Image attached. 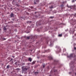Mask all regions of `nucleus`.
<instances>
[{"label":"nucleus","instance_id":"obj_1","mask_svg":"<svg viewBox=\"0 0 76 76\" xmlns=\"http://www.w3.org/2000/svg\"><path fill=\"white\" fill-rule=\"evenodd\" d=\"M22 73H23L24 72H25L26 71H27L28 70V68L25 66H23L22 67Z\"/></svg>","mask_w":76,"mask_h":76},{"label":"nucleus","instance_id":"obj_2","mask_svg":"<svg viewBox=\"0 0 76 76\" xmlns=\"http://www.w3.org/2000/svg\"><path fill=\"white\" fill-rule=\"evenodd\" d=\"M37 38V36L36 35L32 37V39H33V41H35V39Z\"/></svg>","mask_w":76,"mask_h":76},{"label":"nucleus","instance_id":"obj_3","mask_svg":"<svg viewBox=\"0 0 76 76\" xmlns=\"http://www.w3.org/2000/svg\"><path fill=\"white\" fill-rule=\"evenodd\" d=\"M73 54H70L69 56H67V57L69 58L73 57Z\"/></svg>","mask_w":76,"mask_h":76},{"label":"nucleus","instance_id":"obj_4","mask_svg":"<svg viewBox=\"0 0 76 76\" xmlns=\"http://www.w3.org/2000/svg\"><path fill=\"white\" fill-rule=\"evenodd\" d=\"M10 17L11 18H12V17H14V14L13 13H11L10 14Z\"/></svg>","mask_w":76,"mask_h":76},{"label":"nucleus","instance_id":"obj_5","mask_svg":"<svg viewBox=\"0 0 76 76\" xmlns=\"http://www.w3.org/2000/svg\"><path fill=\"white\" fill-rule=\"evenodd\" d=\"M68 7H70L71 9H72V7H72L73 8H75V7H76V6H75V5H74L73 6H70V7H69V6H68Z\"/></svg>","mask_w":76,"mask_h":76},{"label":"nucleus","instance_id":"obj_6","mask_svg":"<svg viewBox=\"0 0 76 76\" xmlns=\"http://www.w3.org/2000/svg\"><path fill=\"white\" fill-rule=\"evenodd\" d=\"M50 59V60H52L53 59V58L51 57V56H50V57H48Z\"/></svg>","mask_w":76,"mask_h":76},{"label":"nucleus","instance_id":"obj_7","mask_svg":"<svg viewBox=\"0 0 76 76\" xmlns=\"http://www.w3.org/2000/svg\"><path fill=\"white\" fill-rule=\"evenodd\" d=\"M3 29L4 31H6L7 30V28H6V27H4L3 28Z\"/></svg>","mask_w":76,"mask_h":76},{"label":"nucleus","instance_id":"obj_8","mask_svg":"<svg viewBox=\"0 0 76 76\" xmlns=\"http://www.w3.org/2000/svg\"><path fill=\"white\" fill-rule=\"evenodd\" d=\"M28 60L30 61L31 62L32 61V59L31 58H28Z\"/></svg>","mask_w":76,"mask_h":76},{"label":"nucleus","instance_id":"obj_9","mask_svg":"<svg viewBox=\"0 0 76 76\" xmlns=\"http://www.w3.org/2000/svg\"><path fill=\"white\" fill-rule=\"evenodd\" d=\"M26 38H27V39H29V38H30V37H27Z\"/></svg>","mask_w":76,"mask_h":76},{"label":"nucleus","instance_id":"obj_10","mask_svg":"<svg viewBox=\"0 0 76 76\" xmlns=\"http://www.w3.org/2000/svg\"><path fill=\"white\" fill-rule=\"evenodd\" d=\"M58 37H62V34H59L58 35Z\"/></svg>","mask_w":76,"mask_h":76},{"label":"nucleus","instance_id":"obj_11","mask_svg":"<svg viewBox=\"0 0 76 76\" xmlns=\"http://www.w3.org/2000/svg\"><path fill=\"white\" fill-rule=\"evenodd\" d=\"M38 72H35V74L36 75H37V74H38Z\"/></svg>","mask_w":76,"mask_h":76},{"label":"nucleus","instance_id":"obj_12","mask_svg":"<svg viewBox=\"0 0 76 76\" xmlns=\"http://www.w3.org/2000/svg\"><path fill=\"white\" fill-rule=\"evenodd\" d=\"M35 62L33 61L32 63V64H35Z\"/></svg>","mask_w":76,"mask_h":76},{"label":"nucleus","instance_id":"obj_13","mask_svg":"<svg viewBox=\"0 0 76 76\" xmlns=\"http://www.w3.org/2000/svg\"><path fill=\"white\" fill-rule=\"evenodd\" d=\"M43 68H44V67H45V64H43Z\"/></svg>","mask_w":76,"mask_h":76},{"label":"nucleus","instance_id":"obj_14","mask_svg":"<svg viewBox=\"0 0 76 76\" xmlns=\"http://www.w3.org/2000/svg\"><path fill=\"white\" fill-rule=\"evenodd\" d=\"M7 69H9V65L7 66Z\"/></svg>","mask_w":76,"mask_h":76},{"label":"nucleus","instance_id":"obj_15","mask_svg":"<svg viewBox=\"0 0 76 76\" xmlns=\"http://www.w3.org/2000/svg\"><path fill=\"white\" fill-rule=\"evenodd\" d=\"M27 23H31V21H28L27 22Z\"/></svg>","mask_w":76,"mask_h":76},{"label":"nucleus","instance_id":"obj_16","mask_svg":"<svg viewBox=\"0 0 76 76\" xmlns=\"http://www.w3.org/2000/svg\"><path fill=\"white\" fill-rule=\"evenodd\" d=\"M61 6V7H64V5H63V4H62V5Z\"/></svg>","mask_w":76,"mask_h":76},{"label":"nucleus","instance_id":"obj_17","mask_svg":"<svg viewBox=\"0 0 76 76\" xmlns=\"http://www.w3.org/2000/svg\"><path fill=\"white\" fill-rule=\"evenodd\" d=\"M53 6H51V7H50V9H52V8H53Z\"/></svg>","mask_w":76,"mask_h":76},{"label":"nucleus","instance_id":"obj_18","mask_svg":"<svg viewBox=\"0 0 76 76\" xmlns=\"http://www.w3.org/2000/svg\"><path fill=\"white\" fill-rule=\"evenodd\" d=\"M31 9H33L34 8V7H30Z\"/></svg>","mask_w":76,"mask_h":76},{"label":"nucleus","instance_id":"obj_19","mask_svg":"<svg viewBox=\"0 0 76 76\" xmlns=\"http://www.w3.org/2000/svg\"><path fill=\"white\" fill-rule=\"evenodd\" d=\"M16 5L17 6H18V7L19 6V5L18 4H16Z\"/></svg>","mask_w":76,"mask_h":76},{"label":"nucleus","instance_id":"obj_20","mask_svg":"<svg viewBox=\"0 0 76 76\" xmlns=\"http://www.w3.org/2000/svg\"><path fill=\"white\" fill-rule=\"evenodd\" d=\"M60 51H59V52H60L61 51V49L60 48H59Z\"/></svg>","mask_w":76,"mask_h":76},{"label":"nucleus","instance_id":"obj_21","mask_svg":"<svg viewBox=\"0 0 76 76\" xmlns=\"http://www.w3.org/2000/svg\"><path fill=\"white\" fill-rule=\"evenodd\" d=\"M47 69H49V66H48V67L47 68Z\"/></svg>","mask_w":76,"mask_h":76},{"label":"nucleus","instance_id":"obj_22","mask_svg":"<svg viewBox=\"0 0 76 76\" xmlns=\"http://www.w3.org/2000/svg\"><path fill=\"white\" fill-rule=\"evenodd\" d=\"M38 23V22H37V23H36V26H38V24L37 23Z\"/></svg>","mask_w":76,"mask_h":76},{"label":"nucleus","instance_id":"obj_23","mask_svg":"<svg viewBox=\"0 0 76 76\" xmlns=\"http://www.w3.org/2000/svg\"><path fill=\"white\" fill-rule=\"evenodd\" d=\"M72 2H73V3H74V2H75V0H72Z\"/></svg>","mask_w":76,"mask_h":76},{"label":"nucleus","instance_id":"obj_24","mask_svg":"<svg viewBox=\"0 0 76 76\" xmlns=\"http://www.w3.org/2000/svg\"><path fill=\"white\" fill-rule=\"evenodd\" d=\"M12 60H13L12 58H11V60L10 61H12Z\"/></svg>","mask_w":76,"mask_h":76},{"label":"nucleus","instance_id":"obj_25","mask_svg":"<svg viewBox=\"0 0 76 76\" xmlns=\"http://www.w3.org/2000/svg\"><path fill=\"white\" fill-rule=\"evenodd\" d=\"M24 74H26L27 73V72H25L24 73Z\"/></svg>","mask_w":76,"mask_h":76},{"label":"nucleus","instance_id":"obj_26","mask_svg":"<svg viewBox=\"0 0 76 76\" xmlns=\"http://www.w3.org/2000/svg\"><path fill=\"white\" fill-rule=\"evenodd\" d=\"M74 50H76V47H74Z\"/></svg>","mask_w":76,"mask_h":76},{"label":"nucleus","instance_id":"obj_27","mask_svg":"<svg viewBox=\"0 0 76 76\" xmlns=\"http://www.w3.org/2000/svg\"><path fill=\"white\" fill-rule=\"evenodd\" d=\"M57 70H55L54 71L55 72H57Z\"/></svg>","mask_w":76,"mask_h":76},{"label":"nucleus","instance_id":"obj_28","mask_svg":"<svg viewBox=\"0 0 76 76\" xmlns=\"http://www.w3.org/2000/svg\"><path fill=\"white\" fill-rule=\"evenodd\" d=\"M12 57H13V58H15V56H12Z\"/></svg>","mask_w":76,"mask_h":76},{"label":"nucleus","instance_id":"obj_29","mask_svg":"<svg viewBox=\"0 0 76 76\" xmlns=\"http://www.w3.org/2000/svg\"><path fill=\"white\" fill-rule=\"evenodd\" d=\"M53 18V17H50V18Z\"/></svg>","mask_w":76,"mask_h":76},{"label":"nucleus","instance_id":"obj_30","mask_svg":"<svg viewBox=\"0 0 76 76\" xmlns=\"http://www.w3.org/2000/svg\"><path fill=\"white\" fill-rule=\"evenodd\" d=\"M4 40H6V39L4 38Z\"/></svg>","mask_w":76,"mask_h":76},{"label":"nucleus","instance_id":"obj_31","mask_svg":"<svg viewBox=\"0 0 76 76\" xmlns=\"http://www.w3.org/2000/svg\"><path fill=\"white\" fill-rule=\"evenodd\" d=\"M17 70H19V69H17Z\"/></svg>","mask_w":76,"mask_h":76},{"label":"nucleus","instance_id":"obj_32","mask_svg":"<svg viewBox=\"0 0 76 76\" xmlns=\"http://www.w3.org/2000/svg\"><path fill=\"white\" fill-rule=\"evenodd\" d=\"M13 61V60H12ZM12 61V63H13V61Z\"/></svg>","mask_w":76,"mask_h":76},{"label":"nucleus","instance_id":"obj_33","mask_svg":"<svg viewBox=\"0 0 76 76\" xmlns=\"http://www.w3.org/2000/svg\"><path fill=\"white\" fill-rule=\"evenodd\" d=\"M34 4H36V3H35V2H34Z\"/></svg>","mask_w":76,"mask_h":76},{"label":"nucleus","instance_id":"obj_34","mask_svg":"<svg viewBox=\"0 0 76 76\" xmlns=\"http://www.w3.org/2000/svg\"><path fill=\"white\" fill-rule=\"evenodd\" d=\"M29 32H27V34H28V33H29Z\"/></svg>","mask_w":76,"mask_h":76},{"label":"nucleus","instance_id":"obj_35","mask_svg":"<svg viewBox=\"0 0 76 76\" xmlns=\"http://www.w3.org/2000/svg\"><path fill=\"white\" fill-rule=\"evenodd\" d=\"M54 62H55V63H56V61H54Z\"/></svg>","mask_w":76,"mask_h":76},{"label":"nucleus","instance_id":"obj_36","mask_svg":"<svg viewBox=\"0 0 76 76\" xmlns=\"http://www.w3.org/2000/svg\"><path fill=\"white\" fill-rule=\"evenodd\" d=\"M1 31V29H0V32Z\"/></svg>","mask_w":76,"mask_h":76},{"label":"nucleus","instance_id":"obj_37","mask_svg":"<svg viewBox=\"0 0 76 76\" xmlns=\"http://www.w3.org/2000/svg\"><path fill=\"white\" fill-rule=\"evenodd\" d=\"M75 28H76V27H75Z\"/></svg>","mask_w":76,"mask_h":76},{"label":"nucleus","instance_id":"obj_38","mask_svg":"<svg viewBox=\"0 0 76 76\" xmlns=\"http://www.w3.org/2000/svg\"><path fill=\"white\" fill-rule=\"evenodd\" d=\"M28 11L29 12V10H28Z\"/></svg>","mask_w":76,"mask_h":76},{"label":"nucleus","instance_id":"obj_39","mask_svg":"<svg viewBox=\"0 0 76 76\" xmlns=\"http://www.w3.org/2000/svg\"><path fill=\"white\" fill-rule=\"evenodd\" d=\"M75 56H74V57H75Z\"/></svg>","mask_w":76,"mask_h":76},{"label":"nucleus","instance_id":"obj_40","mask_svg":"<svg viewBox=\"0 0 76 76\" xmlns=\"http://www.w3.org/2000/svg\"><path fill=\"white\" fill-rule=\"evenodd\" d=\"M39 52H40L39 51Z\"/></svg>","mask_w":76,"mask_h":76},{"label":"nucleus","instance_id":"obj_41","mask_svg":"<svg viewBox=\"0 0 76 76\" xmlns=\"http://www.w3.org/2000/svg\"><path fill=\"white\" fill-rule=\"evenodd\" d=\"M38 58V57H37Z\"/></svg>","mask_w":76,"mask_h":76},{"label":"nucleus","instance_id":"obj_42","mask_svg":"<svg viewBox=\"0 0 76 76\" xmlns=\"http://www.w3.org/2000/svg\"><path fill=\"white\" fill-rule=\"evenodd\" d=\"M20 76H22V75H20Z\"/></svg>","mask_w":76,"mask_h":76},{"label":"nucleus","instance_id":"obj_43","mask_svg":"<svg viewBox=\"0 0 76 76\" xmlns=\"http://www.w3.org/2000/svg\"><path fill=\"white\" fill-rule=\"evenodd\" d=\"M75 0V1H76V0Z\"/></svg>","mask_w":76,"mask_h":76}]
</instances>
